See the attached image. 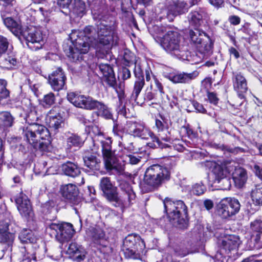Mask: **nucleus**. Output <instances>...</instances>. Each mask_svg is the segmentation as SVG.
<instances>
[{
    "label": "nucleus",
    "instance_id": "1",
    "mask_svg": "<svg viewBox=\"0 0 262 262\" xmlns=\"http://www.w3.org/2000/svg\"><path fill=\"white\" fill-rule=\"evenodd\" d=\"M96 30L92 26H87L82 32L73 30L69 34V39L74 45V48L71 50L69 57L73 61L84 60L82 54H86L93 48L95 50L96 56L98 58H104L108 54L110 49L119 43V37L112 28L100 23L97 25Z\"/></svg>",
    "mask_w": 262,
    "mask_h": 262
},
{
    "label": "nucleus",
    "instance_id": "2",
    "mask_svg": "<svg viewBox=\"0 0 262 262\" xmlns=\"http://www.w3.org/2000/svg\"><path fill=\"white\" fill-rule=\"evenodd\" d=\"M157 36L155 39L162 48L170 55L178 58H184L187 48L183 43L181 35L169 27L156 26Z\"/></svg>",
    "mask_w": 262,
    "mask_h": 262
},
{
    "label": "nucleus",
    "instance_id": "3",
    "mask_svg": "<svg viewBox=\"0 0 262 262\" xmlns=\"http://www.w3.org/2000/svg\"><path fill=\"white\" fill-rule=\"evenodd\" d=\"M100 187L106 199L115 207H127L134 203L136 197L133 187L126 182L121 183L120 188L124 192L127 201L119 196L117 187L112 184L109 178L103 177L100 180Z\"/></svg>",
    "mask_w": 262,
    "mask_h": 262
},
{
    "label": "nucleus",
    "instance_id": "4",
    "mask_svg": "<svg viewBox=\"0 0 262 262\" xmlns=\"http://www.w3.org/2000/svg\"><path fill=\"white\" fill-rule=\"evenodd\" d=\"M67 99L77 107L89 111L96 110L97 111L93 114H96L105 119H113L111 109L107 105L89 95L70 93L67 95Z\"/></svg>",
    "mask_w": 262,
    "mask_h": 262
},
{
    "label": "nucleus",
    "instance_id": "5",
    "mask_svg": "<svg viewBox=\"0 0 262 262\" xmlns=\"http://www.w3.org/2000/svg\"><path fill=\"white\" fill-rule=\"evenodd\" d=\"M23 134L26 141L34 148L46 150L50 144L49 132L43 125L31 123L23 129Z\"/></svg>",
    "mask_w": 262,
    "mask_h": 262
},
{
    "label": "nucleus",
    "instance_id": "6",
    "mask_svg": "<svg viewBox=\"0 0 262 262\" xmlns=\"http://www.w3.org/2000/svg\"><path fill=\"white\" fill-rule=\"evenodd\" d=\"M125 129L127 134L134 137L140 138L143 140H147L150 138L153 142V145H150V147L160 148L168 147L167 144L161 142L159 138L142 121L139 120L127 121Z\"/></svg>",
    "mask_w": 262,
    "mask_h": 262
},
{
    "label": "nucleus",
    "instance_id": "7",
    "mask_svg": "<svg viewBox=\"0 0 262 262\" xmlns=\"http://www.w3.org/2000/svg\"><path fill=\"white\" fill-rule=\"evenodd\" d=\"M165 211L168 217L180 228H185L188 223L187 207L181 200L172 201L166 198L163 201Z\"/></svg>",
    "mask_w": 262,
    "mask_h": 262
},
{
    "label": "nucleus",
    "instance_id": "8",
    "mask_svg": "<svg viewBox=\"0 0 262 262\" xmlns=\"http://www.w3.org/2000/svg\"><path fill=\"white\" fill-rule=\"evenodd\" d=\"M100 142L106 168L112 171L115 174H122L124 171L125 165L118 158L115 151L112 150L111 138H103Z\"/></svg>",
    "mask_w": 262,
    "mask_h": 262
},
{
    "label": "nucleus",
    "instance_id": "9",
    "mask_svg": "<svg viewBox=\"0 0 262 262\" xmlns=\"http://www.w3.org/2000/svg\"><path fill=\"white\" fill-rule=\"evenodd\" d=\"M170 176V171L167 168L159 164H154L146 169L144 182L150 186L158 187L164 181L168 180Z\"/></svg>",
    "mask_w": 262,
    "mask_h": 262
},
{
    "label": "nucleus",
    "instance_id": "10",
    "mask_svg": "<svg viewBox=\"0 0 262 262\" xmlns=\"http://www.w3.org/2000/svg\"><path fill=\"white\" fill-rule=\"evenodd\" d=\"M144 247V242L140 236L129 234L123 241L122 250L126 258L137 259Z\"/></svg>",
    "mask_w": 262,
    "mask_h": 262
},
{
    "label": "nucleus",
    "instance_id": "11",
    "mask_svg": "<svg viewBox=\"0 0 262 262\" xmlns=\"http://www.w3.org/2000/svg\"><path fill=\"white\" fill-rule=\"evenodd\" d=\"M189 8V6L184 1H168L164 6H162L159 19L162 20L166 18L169 21H172L177 16L186 13Z\"/></svg>",
    "mask_w": 262,
    "mask_h": 262
},
{
    "label": "nucleus",
    "instance_id": "12",
    "mask_svg": "<svg viewBox=\"0 0 262 262\" xmlns=\"http://www.w3.org/2000/svg\"><path fill=\"white\" fill-rule=\"evenodd\" d=\"M15 223L12 217L5 214L0 218V243L12 246L15 238Z\"/></svg>",
    "mask_w": 262,
    "mask_h": 262
},
{
    "label": "nucleus",
    "instance_id": "13",
    "mask_svg": "<svg viewBox=\"0 0 262 262\" xmlns=\"http://www.w3.org/2000/svg\"><path fill=\"white\" fill-rule=\"evenodd\" d=\"M241 208L239 201L234 198H225L217 204L216 212L223 219H230L237 214Z\"/></svg>",
    "mask_w": 262,
    "mask_h": 262
},
{
    "label": "nucleus",
    "instance_id": "14",
    "mask_svg": "<svg viewBox=\"0 0 262 262\" xmlns=\"http://www.w3.org/2000/svg\"><path fill=\"white\" fill-rule=\"evenodd\" d=\"M180 134L182 137H187L182 143H173L172 147L173 149L179 152L189 151L191 152L190 149L186 148V146L190 148L196 147L198 145V135L197 133L194 132L188 125L182 126L180 130Z\"/></svg>",
    "mask_w": 262,
    "mask_h": 262
},
{
    "label": "nucleus",
    "instance_id": "15",
    "mask_svg": "<svg viewBox=\"0 0 262 262\" xmlns=\"http://www.w3.org/2000/svg\"><path fill=\"white\" fill-rule=\"evenodd\" d=\"M241 241L238 236L227 235L224 236L220 244L219 250L214 255L215 260L222 261L224 257H230L231 251H236L240 245Z\"/></svg>",
    "mask_w": 262,
    "mask_h": 262
},
{
    "label": "nucleus",
    "instance_id": "16",
    "mask_svg": "<svg viewBox=\"0 0 262 262\" xmlns=\"http://www.w3.org/2000/svg\"><path fill=\"white\" fill-rule=\"evenodd\" d=\"M21 36L26 39L30 49L37 50L42 48L43 36L40 29L33 27L28 28L24 30Z\"/></svg>",
    "mask_w": 262,
    "mask_h": 262
},
{
    "label": "nucleus",
    "instance_id": "17",
    "mask_svg": "<svg viewBox=\"0 0 262 262\" xmlns=\"http://www.w3.org/2000/svg\"><path fill=\"white\" fill-rule=\"evenodd\" d=\"M199 74L198 71L191 73L180 72L172 69H167L163 72V76L173 83H189Z\"/></svg>",
    "mask_w": 262,
    "mask_h": 262
},
{
    "label": "nucleus",
    "instance_id": "18",
    "mask_svg": "<svg viewBox=\"0 0 262 262\" xmlns=\"http://www.w3.org/2000/svg\"><path fill=\"white\" fill-rule=\"evenodd\" d=\"M8 45L7 39L0 35V58L7 68L13 69L17 62L13 53L8 49Z\"/></svg>",
    "mask_w": 262,
    "mask_h": 262
},
{
    "label": "nucleus",
    "instance_id": "19",
    "mask_svg": "<svg viewBox=\"0 0 262 262\" xmlns=\"http://www.w3.org/2000/svg\"><path fill=\"white\" fill-rule=\"evenodd\" d=\"M90 232L92 241L96 245L101 247L99 248L101 252L107 254L112 252V249L109 246L107 237L102 229L100 228H92Z\"/></svg>",
    "mask_w": 262,
    "mask_h": 262
},
{
    "label": "nucleus",
    "instance_id": "20",
    "mask_svg": "<svg viewBox=\"0 0 262 262\" xmlns=\"http://www.w3.org/2000/svg\"><path fill=\"white\" fill-rule=\"evenodd\" d=\"M204 45V51H200L196 50V52H193L190 53V55L188 56L186 52L185 56L187 58V60L192 62V64H198L202 62L203 59H206L209 58L212 54V44L210 42L208 39H207V42H205L203 44Z\"/></svg>",
    "mask_w": 262,
    "mask_h": 262
},
{
    "label": "nucleus",
    "instance_id": "21",
    "mask_svg": "<svg viewBox=\"0 0 262 262\" xmlns=\"http://www.w3.org/2000/svg\"><path fill=\"white\" fill-rule=\"evenodd\" d=\"M189 38L191 45L196 49L200 51H204L205 42H207L208 39L210 42L213 45L211 39L207 34L204 31L195 28L194 30L189 31Z\"/></svg>",
    "mask_w": 262,
    "mask_h": 262
},
{
    "label": "nucleus",
    "instance_id": "22",
    "mask_svg": "<svg viewBox=\"0 0 262 262\" xmlns=\"http://www.w3.org/2000/svg\"><path fill=\"white\" fill-rule=\"evenodd\" d=\"M15 203L17 209L22 217L27 220L32 218L34 213L32 206L30 200L26 195L20 194L16 198Z\"/></svg>",
    "mask_w": 262,
    "mask_h": 262
},
{
    "label": "nucleus",
    "instance_id": "23",
    "mask_svg": "<svg viewBox=\"0 0 262 262\" xmlns=\"http://www.w3.org/2000/svg\"><path fill=\"white\" fill-rule=\"evenodd\" d=\"M233 86L238 97L241 99L245 98V94L248 91L247 82L245 77L241 73L233 74L232 77Z\"/></svg>",
    "mask_w": 262,
    "mask_h": 262
},
{
    "label": "nucleus",
    "instance_id": "24",
    "mask_svg": "<svg viewBox=\"0 0 262 262\" xmlns=\"http://www.w3.org/2000/svg\"><path fill=\"white\" fill-rule=\"evenodd\" d=\"M161 119H156L155 120V129L158 132L159 137H157L162 141L169 142L171 140L170 132L169 130L168 122L164 117L160 115Z\"/></svg>",
    "mask_w": 262,
    "mask_h": 262
},
{
    "label": "nucleus",
    "instance_id": "25",
    "mask_svg": "<svg viewBox=\"0 0 262 262\" xmlns=\"http://www.w3.org/2000/svg\"><path fill=\"white\" fill-rule=\"evenodd\" d=\"M86 254L85 249L76 242L71 243L67 250L68 257L77 262L83 261L85 258Z\"/></svg>",
    "mask_w": 262,
    "mask_h": 262
},
{
    "label": "nucleus",
    "instance_id": "26",
    "mask_svg": "<svg viewBox=\"0 0 262 262\" xmlns=\"http://www.w3.org/2000/svg\"><path fill=\"white\" fill-rule=\"evenodd\" d=\"M64 74L62 69L58 68L49 76V82L54 91L61 90L65 83Z\"/></svg>",
    "mask_w": 262,
    "mask_h": 262
},
{
    "label": "nucleus",
    "instance_id": "27",
    "mask_svg": "<svg viewBox=\"0 0 262 262\" xmlns=\"http://www.w3.org/2000/svg\"><path fill=\"white\" fill-rule=\"evenodd\" d=\"M206 165L212 167V172L214 178V183H220L224 177H227L226 171L222 163L213 161H206Z\"/></svg>",
    "mask_w": 262,
    "mask_h": 262
},
{
    "label": "nucleus",
    "instance_id": "28",
    "mask_svg": "<svg viewBox=\"0 0 262 262\" xmlns=\"http://www.w3.org/2000/svg\"><path fill=\"white\" fill-rule=\"evenodd\" d=\"M98 67L104 80L109 86H113L115 83V76L113 68L107 63H99Z\"/></svg>",
    "mask_w": 262,
    "mask_h": 262
},
{
    "label": "nucleus",
    "instance_id": "29",
    "mask_svg": "<svg viewBox=\"0 0 262 262\" xmlns=\"http://www.w3.org/2000/svg\"><path fill=\"white\" fill-rule=\"evenodd\" d=\"M206 14V11L204 8H200L195 11H192L188 15L190 25L195 28L199 27L203 22V19Z\"/></svg>",
    "mask_w": 262,
    "mask_h": 262
},
{
    "label": "nucleus",
    "instance_id": "30",
    "mask_svg": "<svg viewBox=\"0 0 262 262\" xmlns=\"http://www.w3.org/2000/svg\"><path fill=\"white\" fill-rule=\"evenodd\" d=\"M232 176L235 186L238 188H241L244 186L248 178L246 170L241 167L235 169Z\"/></svg>",
    "mask_w": 262,
    "mask_h": 262
},
{
    "label": "nucleus",
    "instance_id": "31",
    "mask_svg": "<svg viewBox=\"0 0 262 262\" xmlns=\"http://www.w3.org/2000/svg\"><path fill=\"white\" fill-rule=\"evenodd\" d=\"M83 144V140L78 135L70 133L67 134V149H71L72 151H76Z\"/></svg>",
    "mask_w": 262,
    "mask_h": 262
},
{
    "label": "nucleus",
    "instance_id": "32",
    "mask_svg": "<svg viewBox=\"0 0 262 262\" xmlns=\"http://www.w3.org/2000/svg\"><path fill=\"white\" fill-rule=\"evenodd\" d=\"M5 25L15 36L21 35L24 30L21 25L11 17H7L4 19Z\"/></svg>",
    "mask_w": 262,
    "mask_h": 262
},
{
    "label": "nucleus",
    "instance_id": "33",
    "mask_svg": "<svg viewBox=\"0 0 262 262\" xmlns=\"http://www.w3.org/2000/svg\"><path fill=\"white\" fill-rule=\"evenodd\" d=\"M84 165L92 171L100 169V160L94 155H89L83 157Z\"/></svg>",
    "mask_w": 262,
    "mask_h": 262
},
{
    "label": "nucleus",
    "instance_id": "34",
    "mask_svg": "<svg viewBox=\"0 0 262 262\" xmlns=\"http://www.w3.org/2000/svg\"><path fill=\"white\" fill-rule=\"evenodd\" d=\"M19 239L22 243H34L36 242L37 237L31 230L23 229L19 234Z\"/></svg>",
    "mask_w": 262,
    "mask_h": 262
},
{
    "label": "nucleus",
    "instance_id": "35",
    "mask_svg": "<svg viewBox=\"0 0 262 262\" xmlns=\"http://www.w3.org/2000/svg\"><path fill=\"white\" fill-rule=\"evenodd\" d=\"M250 196L254 204L262 206V184H257L251 189Z\"/></svg>",
    "mask_w": 262,
    "mask_h": 262
},
{
    "label": "nucleus",
    "instance_id": "36",
    "mask_svg": "<svg viewBox=\"0 0 262 262\" xmlns=\"http://www.w3.org/2000/svg\"><path fill=\"white\" fill-rule=\"evenodd\" d=\"M78 190L75 184H67V202L76 203L77 201Z\"/></svg>",
    "mask_w": 262,
    "mask_h": 262
},
{
    "label": "nucleus",
    "instance_id": "37",
    "mask_svg": "<svg viewBox=\"0 0 262 262\" xmlns=\"http://www.w3.org/2000/svg\"><path fill=\"white\" fill-rule=\"evenodd\" d=\"M50 228L56 232V238L62 245L66 242V231L63 226L62 224H52L50 226Z\"/></svg>",
    "mask_w": 262,
    "mask_h": 262
},
{
    "label": "nucleus",
    "instance_id": "38",
    "mask_svg": "<svg viewBox=\"0 0 262 262\" xmlns=\"http://www.w3.org/2000/svg\"><path fill=\"white\" fill-rule=\"evenodd\" d=\"M46 121L49 127L54 128L55 129L58 128L61 123L60 117L56 115H52L51 110L47 114Z\"/></svg>",
    "mask_w": 262,
    "mask_h": 262
},
{
    "label": "nucleus",
    "instance_id": "39",
    "mask_svg": "<svg viewBox=\"0 0 262 262\" xmlns=\"http://www.w3.org/2000/svg\"><path fill=\"white\" fill-rule=\"evenodd\" d=\"M144 85V79H136L133 91L130 97V101L131 102H133V101L136 102L137 101V99Z\"/></svg>",
    "mask_w": 262,
    "mask_h": 262
},
{
    "label": "nucleus",
    "instance_id": "40",
    "mask_svg": "<svg viewBox=\"0 0 262 262\" xmlns=\"http://www.w3.org/2000/svg\"><path fill=\"white\" fill-rule=\"evenodd\" d=\"M32 245H28L27 247H25L24 250L26 253L24 254L23 259L20 261L13 262H36V253L32 249Z\"/></svg>",
    "mask_w": 262,
    "mask_h": 262
},
{
    "label": "nucleus",
    "instance_id": "41",
    "mask_svg": "<svg viewBox=\"0 0 262 262\" xmlns=\"http://www.w3.org/2000/svg\"><path fill=\"white\" fill-rule=\"evenodd\" d=\"M80 173V168L77 164L67 161V176L75 178L79 176Z\"/></svg>",
    "mask_w": 262,
    "mask_h": 262
},
{
    "label": "nucleus",
    "instance_id": "42",
    "mask_svg": "<svg viewBox=\"0 0 262 262\" xmlns=\"http://www.w3.org/2000/svg\"><path fill=\"white\" fill-rule=\"evenodd\" d=\"M14 122V118L11 114L8 112L0 113V125L5 127H10L12 126Z\"/></svg>",
    "mask_w": 262,
    "mask_h": 262
},
{
    "label": "nucleus",
    "instance_id": "43",
    "mask_svg": "<svg viewBox=\"0 0 262 262\" xmlns=\"http://www.w3.org/2000/svg\"><path fill=\"white\" fill-rule=\"evenodd\" d=\"M55 98L54 94L49 93L44 95L42 99L39 100V104L43 108H48L55 103Z\"/></svg>",
    "mask_w": 262,
    "mask_h": 262
},
{
    "label": "nucleus",
    "instance_id": "44",
    "mask_svg": "<svg viewBox=\"0 0 262 262\" xmlns=\"http://www.w3.org/2000/svg\"><path fill=\"white\" fill-rule=\"evenodd\" d=\"M226 171L227 174L232 173L235 169L239 167L237 166V163L233 160H227L221 162Z\"/></svg>",
    "mask_w": 262,
    "mask_h": 262
},
{
    "label": "nucleus",
    "instance_id": "45",
    "mask_svg": "<svg viewBox=\"0 0 262 262\" xmlns=\"http://www.w3.org/2000/svg\"><path fill=\"white\" fill-rule=\"evenodd\" d=\"M205 190V186L202 182H200L192 185L189 190V192L190 194L200 195L203 194Z\"/></svg>",
    "mask_w": 262,
    "mask_h": 262
},
{
    "label": "nucleus",
    "instance_id": "46",
    "mask_svg": "<svg viewBox=\"0 0 262 262\" xmlns=\"http://www.w3.org/2000/svg\"><path fill=\"white\" fill-rule=\"evenodd\" d=\"M173 251L177 256L184 257L189 253L188 249L183 244H176L173 247Z\"/></svg>",
    "mask_w": 262,
    "mask_h": 262
},
{
    "label": "nucleus",
    "instance_id": "47",
    "mask_svg": "<svg viewBox=\"0 0 262 262\" xmlns=\"http://www.w3.org/2000/svg\"><path fill=\"white\" fill-rule=\"evenodd\" d=\"M74 13L77 15H82L85 10V4L81 0H75L73 7Z\"/></svg>",
    "mask_w": 262,
    "mask_h": 262
},
{
    "label": "nucleus",
    "instance_id": "48",
    "mask_svg": "<svg viewBox=\"0 0 262 262\" xmlns=\"http://www.w3.org/2000/svg\"><path fill=\"white\" fill-rule=\"evenodd\" d=\"M118 156L119 157L122 162H128L129 163L135 165L138 164L141 160V157L140 156H136L134 155H126L125 157H121V156L118 154Z\"/></svg>",
    "mask_w": 262,
    "mask_h": 262
},
{
    "label": "nucleus",
    "instance_id": "49",
    "mask_svg": "<svg viewBox=\"0 0 262 262\" xmlns=\"http://www.w3.org/2000/svg\"><path fill=\"white\" fill-rule=\"evenodd\" d=\"M9 95V91L6 89V82L4 80H0V102L7 98Z\"/></svg>",
    "mask_w": 262,
    "mask_h": 262
},
{
    "label": "nucleus",
    "instance_id": "50",
    "mask_svg": "<svg viewBox=\"0 0 262 262\" xmlns=\"http://www.w3.org/2000/svg\"><path fill=\"white\" fill-rule=\"evenodd\" d=\"M131 76L130 72L129 69L126 67H123L120 70L119 72V77L123 80L129 78Z\"/></svg>",
    "mask_w": 262,
    "mask_h": 262
},
{
    "label": "nucleus",
    "instance_id": "51",
    "mask_svg": "<svg viewBox=\"0 0 262 262\" xmlns=\"http://www.w3.org/2000/svg\"><path fill=\"white\" fill-rule=\"evenodd\" d=\"M134 73L136 79H144L142 70L139 64H135Z\"/></svg>",
    "mask_w": 262,
    "mask_h": 262
},
{
    "label": "nucleus",
    "instance_id": "52",
    "mask_svg": "<svg viewBox=\"0 0 262 262\" xmlns=\"http://www.w3.org/2000/svg\"><path fill=\"white\" fill-rule=\"evenodd\" d=\"M75 230L72 224L67 222V240L72 238L75 234Z\"/></svg>",
    "mask_w": 262,
    "mask_h": 262
},
{
    "label": "nucleus",
    "instance_id": "53",
    "mask_svg": "<svg viewBox=\"0 0 262 262\" xmlns=\"http://www.w3.org/2000/svg\"><path fill=\"white\" fill-rule=\"evenodd\" d=\"M117 111L119 114L122 115L126 118L129 117V115L127 113V111H128L129 110L127 109L126 106L124 105H123L122 103H120V105L117 108Z\"/></svg>",
    "mask_w": 262,
    "mask_h": 262
},
{
    "label": "nucleus",
    "instance_id": "54",
    "mask_svg": "<svg viewBox=\"0 0 262 262\" xmlns=\"http://www.w3.org/2000/svg\"><path fill=\"white\" fill-rule=\"evenodd\" d=\"M207 97L209 102L214 105H216L219 102V98H217L216 94L214 92H207Z\"/></svg>",
    "mask_w": 262,
    "mask_h": 262
},
{
    "label": "nucleus",
    "instance_id": "55",
    "mask_svg": "<svg viewBox=\"0 0 262 262\" xmlns=\"http://www.w3.org/2000/svg\"><path fill=\"white\" fill-rule=\"evenodd\" d=\"M251 228L253 230L262 233V221H255L251 223Z\"/></svg>",
    "mask_w": 262,
    "mask_h": 262
},
{
    "label": "nucleus",
    "instance_id": "56",
    "mask_svg": "<svg viewBox=\"0 0 262 262\" xmlns=\"http://www.w3.org/2000/svg\"><path fill=\"white\" fill-rule=\"evenodd\" d=\"M144 99L146 101L155 100L156 99V94L154 92L151 91V90H147L145 93Z\"/></svg>",
    "mask_w": 262,
    "mask_h": 262
},
{
    "label": "nucleus",
    "instance_id": "57",
    "mask_svg": "<svg viewBox=\"0 0 262 262\" xmlns=\"http://www.w3.org/2000/svg\"><path fill=\"white\" fill-rule=\"evenodd\" d=\"M212 82L210 78H206L202 81V88L205 89L208 92L212 85Z\"/></svg>",
    "mask_w": 262,
    "mask_h": 262
},
{
    "label": "nucleus",
    "instance_id": "58",
    "mask_svg": "<svg viewBox=\"0 0 262 262\" xmlns=\"http://www.w3.org/2000/svg\"><path fill=\"white\" fill-rule=\"evenodd\" d=\"M192 104L194 108L197 112L203 114H205L206 113V109L204 107L202 104H200L196 101L193 102Z\"/></svg>",
    "mask_w": 262,
    "mask_h": 262
},
{
    "label": "nucleus",
    "instance_id": "59",
    "mask_svg": "<svg viewBox=\"0 0 262 262\" xmlns=\"http://www.w3.org/2000/svg\"><path fill=\"white\" fill-rule=\"evenodd\" d=\"M221 182L223 183V186L221 187V189L223 190H228L231 187V182L230 179L226 177H224L223 179H222Z\"/></svg>",
    "mask_w": 262,
    "mask_h": 262
},
{
    "label": "nucleus",
    "instance_id": "60",
    "mask_svg": "<svg viewBox=\"0 0 262 262\" xmlns=\"http://www.w3.org/2000/svg\"><path fill=\"white\" fill-rule=\"evenodd\" d=\"M241 31L248 36H252L253 33L250 28V24L248 23L243 26L241 29Z\"/></svg>",
    "mask_w": 262,
    "mask_h": 262
},
{
    "label": "nucleus",
    "instance_id": "61",
    "mask_svg": "<svg viewBox=\"0 0 262 262\" xmlns=\"http://www.w3.org/2000/svg\"><path fill=\"white\" fill-rule=\"evenodd\" d=\"M253 170L255 175L262 181V168L258 165H255L253 168Z\"/></svg>",
    "mask_w": 262,
    "mask_h": 262
},
{
    "label": "nucleus",
    "instance_id": "62",
    "mask_svg": "<svg viewBox=\"0 0 262 262\" xmlns=\"http://www.w3.org/2000/svg\"><path fill=\"white\" fill-rule=\"evenodd\" d=\"M154 81L157 90L159 91L161 94H164L163 87L162 83L158 80V79L154 77Z\"/></svg>",
    "mask_w": 262,
    "mask_h": 262
},
{
    "label": "nucleus",
    "instance_id": "63",
    "mask_svg": "<svg viewBox=\"0 0 262 262\" xmlns=\"http://www.w3.org/2000/svg\"><path fill=\"white\" fill-rule=\"evenodd\" d=\"M209 3L216 8L222 7L224 3V0H209Z\"/></svg>",
    "mask_w": 262,
    "mask_h": 262
},
{
    "label": "nucleus",
    "instance_id": "64",
    "mask_svg": "<svg viewBox=\"0 0 262 262\" xmlns=\"http://www.w3.org/2000/svg\"><path fill=\"white\" fill-rule=\"evenodd\" d=\"M240 18L237 16H232L229 18V21L233 25H237L240 23Z\"/></svg>",
    "mask_w": 262,
    "mask_h": 262
}]
</instances>
